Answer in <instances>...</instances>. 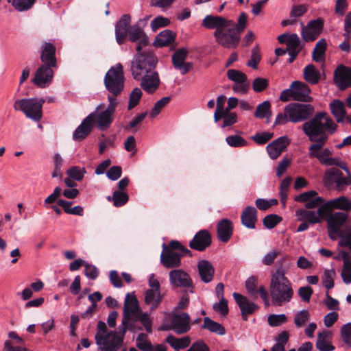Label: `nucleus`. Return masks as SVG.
<instances>
[{"label":"nucleus","instance_id":"1","mask_svg":"<svg viewBox=\"0 0 351 351\" xmlns=\"http://www.w3.org/2000/svg\"><path fill=\"white\" fill-rule=\"evenodd\" d=\"M302 130L311 142H313L309 147V156L316 157L321 163L326 156L330 154V151L326 148L322 152L317 151L322 149L326 143L329 134H332L337 130V125L325 112H317L315 116L309 121L303 123Z\"/></svg>","mask_w":351,"mask_h":351},{"label":"nucleus","instance_id":"2","mask_svg":"<svg viewBox=\"0 0 351 351\" xmlns=\"http://www.w3.org/2000/svg\"><path fill=\"white\" fill-rule=\"evenodd\" d=\"M157 58L152 53H141L131 62V73L135 80L141 81V88L149 94L154 93L160 85L156 66Z\"/></svg>","mask_w":351,"mask_h":351},{"label":"nucleus","instance_id":"3","mask_svg":"<svg viewBox=\"0 0 351 351\" xmlns=\"http://www.w3.org/2000/svg\"><path fill=\"white\" fill-rule=\"evenodd\" d=\"M131 319L123 317L122 323L119 326V333L115 331H108L105 322L99 321L97 323V331L95 336L96 344L98 346V351H117L120 348L123 341V337L127 328L134 331V324H130Z\"/></svg>","mask_w":351,"mask_h":351},{"label":"nucleus","instance_id":"4","mask_svg":"<svg viewBox=\"0 0 351 351\" xmlns=\"http://www.w3.org/2000/svg\"><path fill=\"white\" fill-rule=\"evenodd\" d=\"M269 291L272 304L276 306L285 305L293 299L294 291L292 284L285 276L282 267H278L271 275Z\"/></svg>","mask_w":351,"mask_h":351},{"label":"nucleus","instance_id":"5","mask_svg":"<svg viewBox=\"0 0 351 351\" xmlns=\"http://www.w3.org/2000/svg\"><path fill=\"white\" fill-rule=\"evenodd\" d=\"M315 108L309 104L290 103L285 107L284 113H279L276 117L274 125H283L288 122L293 123L311 120L315 116Z\"/></svg>","mask_w":351,"mask_h":351},{"label":"nucleus","instance_id":"6","mask_svg":"<svg viewBox=\"0 0 351 351\" xmlns=\"http://www.w3.org/2000/svg\"><path fill=\"white\" fill-rule=\"evenodd\" d=\"M109 104L107 108L101 110L105 107L104 104H99L95 108V110L88 115H92L91 122L93 125L95 124L97 128L101 131L107 130L113 121L116 108L118 105L117 98L109 95L108 96Z\"/></svg>","mask_w":351,"mask_h":351},{"label":"nucleus","instance_id":"7","mask_svg":"<svg viewBox=\"0 0 351 351\" xmlns=\"http://www.w3.org/2000/svg\"><path fill=\"white\" fill-rule=\"evenodd\" d=\"M45 100L43 98H23L15 100L13 108L16 111L22 112L26 117L39 121L43 117V105Z\"/></svg>","mask_w":351,"mask_h":351},{"label":"nucleus","instance_id":"8","mask_svg":"<svg viewBox=\"0 0 351 351\" xmlns=\"http://www.w3.org/2000/svg\"><path fill=\"white\" fill-rule=\"evenodd\" d=\"M343 170L345 173L336 167L327 169L323 178L324 185L337 191H346L348 186L351 185V173L348 168Z\"/></svg>","mask_w":351,"mask_h":351},{"label":"nucleus","instance_id":"9","mask_svg":"<svg viewBox=\"0 0 351 351\" xmlns=\"http://www.w3.org/2000/svg\"><path fill=\"white\" fill-rule=\"evenodd\" d=\"M216 42L226 49H235L241 40L240 34L235 29V23L230 20L221 30L215 31Z\"/></svg>","mask_w":351,"mask_h":351},{"label":"nucleus","instance_id":"10","mask_svg":"<svg viewBox=\"0 0 351 351\" xmlns=\"http://www.w3.org/2000/svg\"><path fill=\"white\" fill-rule=\"evenodd\" d=\"M106 88L116 98L124 88V75L123 66L118 63L112 66L106 73L104 77Z\"/></svg>","mask_w":351,"mask_h":351},{"label":"nucleus","instance_id":"11","mask_svg":"<svg viewBox=\"0 0 351 351\" xmlns=\"http://www.w3.org/2000/svg\"><path fill=\"white\" fill-rule=\"evenodd\" d=\"M348 215L346 213L335 212L330 214L326 219L327 231L329 238L335 241L342 233V227L347 221Z\"/></svg>","mask_w":351,"mask_h":351},{"label":"nucleus","instance_id":"12","mask_svg":"<svg viewBox=\"0 0 351 351\" xmlns=\"http://www.w3.org/2000/svg\"><path fill=\"white\" fill-rule=\"evenodd\" d=\"M301 35L303 40L305 42L313 41L320 34L324 27V21L322 19H317L310 21L306 26L301 23Z\"/></svg>","mask_w":351,"mask_h":351},{"label":"nucleus","instance_id":"13","mask_svg":"<svg viewBox=\"0 0 351 351\" xmlns=\"http://www.w3.org/2000/svg\"><path fill=\"white\" fill-rule=\"evenodd\" d=\"M169 282L175 287L190 288L189 292H193V281L189 274L182 269H173L169 274Z\"/></svg>","mask_w":351,"mask_h":351},{"label":"nucleus","instance_id":"14","mask_svg":"<svg viewBox=\"0 0 351 351\" xmlns=\"http://www.w3.org/2000/svg\"><path fill=\"white\" fill-rule=\"evenodd\" d=\"M189 51L186 48L182 47L177 49L171 56V60L174 68L178 70L182 75L187 73L193 67V64L185 62Z\"/></svg>","mask_w":351,"mask_h":351},{"label":"nucleus","instance_id":"15","mask_svg":"<svg viewBox=\"0 0 351 351\" xmlns=\"http://www.w3.org/2000/svg\"><path fill=\"white\" fill-rule=\"evenodd\" d=\"M171 328L178 335H182L191 329V317L187 313L174 315L171 320Z\"/></svg>","mask_w":351,"mask_h":351},{"label":"nucleus","instance_id":"16","mask_svg":"<svg viewBox=\"0 0 351 351\" xmlns=\"http://www.w3.org/2000/svg\"><path fill=\"white\" fill-rule=\"evenodd\" d=\"M53 68L47 65H41L36 70L32 82L40 88L48 86L53 77Z\"/></svg>","mask_w":351,"mask_h":351},{"label":"nucleus","instance_id":"17","mask_svg":"<svg viewBox=\"0 0 351 351\" xmlns=\"http://www.w3.org/2000/svg\"><path fill=\"white\" fill-rule=\"evenodd\" d=\"M211 244V236L206 230L197 232L189 243V247L199 252L204 251Z\"/></svg>","mask_w":351,"mask_h":351},{"label":"nucleus","instance_id":"18","mask_svg":"<svg viewBox=\"0 0 351 351\" xmlns=\"http://www.w3.org/2000/svg\"><path fill=\"white\" fill-rule=\"evenodd\" d=\"M232 296L241 310L242 318L244 321L247 320V316L252 314L258 306L253 302L250 301L245 296L238 293H233Z\"/></svg>","mask_w":351,"mask_h":351},{"label":"nucleus","instance_id":"19","mask_svg":"<svg viewBox=\"0 0 351 351\" xmlns=\"http://www.w3.org/2000/svg\"><path fill=\"white\" fill-rule=\"evenodd\" d=\"M56 47L51 43L44 42L40 47V60L43 65H47L51 67L57 66L56 58Z\"/></svg>","mask_w":351,"mask_h":351},{"label":"nucleus","instance_id":"20","mask_svg":"<svg viewBox=\"0 0 351 351\" xmlns=\"http://www.w3.org/2000/svg\"><path fill=\"white\" fill-rule=\"evenodd\" d=\"M141 311L136 295L134 293H127L124 301L123 317L131 319Z\"/></svg>","mask_w":351,"mask_h":351},{"label":"nucleus","instance_id":"21","mask_svg":"<svg viewBox=\"0 0 351 351\" xmlns=\"http://www.w3.org/2000/svg\"><path fill=\"white\" fill-rule=\"evenodd\" d=\"M183 254L162 249L160 254V263L167 269L177 268L181 265V258Z\"/></svg>","mask_w":351,"mask_h":351},{"label":"nucleus","instance_id":"22","mask_svg":"<svg viewBox=\"0 0 351 351\" xmlns=\"http://www.w3.org/2000/svg\"><path fill=\"white\" fill-rule=\"evenodd\" d=\"M293 94V100L311 102L313 99L310 96L311 89L307 84L299 81H294L291 83Z\"/></svg>","mask_w":351,"mask_h":351},{"label":"nucleus","instance_id":"23","mask_svg":"<svg viewBox=\"0 0 351 351\" xmlns=\"http://www.w3.org/2000/svg\"><path fill=\"white\" fill-rule=\"evenodd\" d=\"M335 84L341 90L351 86V71L343 65L339 66L334 72Z\"/></svg>","mask_w":351,"mask_h":351},{"label":"nucleus","instance_id":"24","mask_svg":"<svg viewBox=\"0 0 351 351\" xmlns=\"http://www.w3.org/2000/svg\"><path fill=\"white\" fill-rule=\"evenodd\" d=\"M131 18L130 15L125 14L121 17L115 25V35L117 42L121 45L124 43L130 29Z\"/></svg>","mask_w":351,"mask_h":351},{"label":"nucleus","instance_id":"25","mask_svg":"<svg viewBox=\"0 0 351 351\" xmlns=\"http://www.w3.org/2000/svg\"><path fill=\"white\" fill-rule=\"evenodd\" d=\"M289 144V139L287 136H280L269 143L266 148L269 157L277 158Z\"/></svg>","mask_w":351,"mask_h":351},{"label":"nucleus","instance_id":"26","mask_svg":"<svg viewBox=\"0 0 351 351\" xmlns=\"http://www.w3.org/2000/svg\"><path fill=\"white\" fill-rule=\"evenodd\" d=\"M330 109L337 123H344L346 121L351 123V114L346 115L344 104L340 100H333L330 104Z\"/></svg>","mask_w":351,"mask_h":351},{"label":"nucleus","instance_id":"27","mask_svg":"<svg viewBox=\"0 0 351 351\" xmlns=\"http://www.w3.org/2000/svg\"><path fill=\"white\" fill-rule=\"evenodd\" d=\"M147 19H143L139 20L138 23L133 26H132L130 29L128 36L129 40L131 42H137L142 40L143 43H147V39H148L147 36L145 35L143 28L146 25Z\"/></svg>","mask_w":351,"mask_h":351},{"label":"nucleus","instance_id":"28","mask_svg":"<svg viewBox=\"0 0 351 351\" xmlns=\"http://www.w3.org/2000/svg\"><path fill=\"white\" fill-rule=\"evenodd\" d=\"M230 20L220 16L206 15L202 22V25L208 29L221 30Z\"/></svg>","mask_w":351,"mask_h":351},{"label":"nucleus","instance_id":"29","mask_svg":"<svg viewBox=\"0 0 351 351\" xmlns=\"http://www.w3.org/2000/svg\"><path fill=\"white\" fill-rule=\"evenodd\" d=\"M197 270L201 280L208 283L212 281L215 274V268L212 263L207 260H201L197 262Z\"/></svg>","mask_w":351,"mask_h":351},{"label":"nucleus","instance_id":"30","mask_svg":"<svg viewBox=\"0 0 351 351\" xmlns=\"http://www.w3.org/2000/svg\"><path fill=\"white\" fill-rule=\"evenodd\" d=\"M92 117V115H88L75 129L73 134V140L80 141L91 132L93 128V124L91 122Z\"/></svg>","mask_w":351,"mask_h":351},{"label":"nucleus","instance_id":"31","mask_svg":"<svg viewBox=\"0 0 351 351\" xmlns=\"http://www.w3.org/2000/svg\"><path fill=\"white\" fill-rule=\"evenodd\" d=\"M233 232L232 223L228 219L221 220L217 226V232L218 239L227 243L231 238Z\"/></svg>","mask_w":351,"mask_h":351},{"label":"nucleus","instance_id":"32","mask_svg":"<svg viewBox=\"0 0 351 351\" xmlns=\"http://www.w3.org/2000/svg\"><path fill=\"white\" fill-rule=\"evenodd\" d=\"M242 224L249 229H254L257 221V210L254 206H247L241 213Z\"/></svg>","mask_w":351,"mask_h":351},{"label":"nucleus","instance_id":"33","mask_svg":"<svg viewBox=\"0 0 351 351\" xmlns=\"http://www.w3.org/2000/svg\"><path fill=\"white\" fill-rule=\"evenodd\" d=\"M163 295L160 291H154L147 289L145 291V303L150 305V310H156L162 301Z\"/></svg>","mask_w":351,"mask_h":351},{"label":"nucleus","instance_id":"34","mask_svg":"<svg viewBox=\"0 0 351 351\" xmlns=\"http://www.w3.org/2000/svg\"><path fill=\"white\" fill-rule=\"evenodd\" d=\"M316 348L319 351H332L335 347L330 342V332L323 331L317 334Z\"/></svg>","mask_w":351,"mask_h":351},{"label":"nucleus","instance_id":"35","mask_svg":"<svg viewBox=\"0 0 351 351\" xmlns=\"http://www.w3.org/2000/svg\"><path fill=\"white\" fill-rule=\"evenodd\" d=\"M303 75L304 80L311 84H317L321 78L320 71L311 64L304 67Z\"/></svg>","mask_w":351,"mask_h":351},{"label":"nucleus","instance_id":"36","mask_svg":"<svg viewBox=\"0 0 351 351\" xmlns=\"http://www.w3.org/2000/svg\"><path fill=\"white\" fill-rule=\"evenodd\" d=\"M102 294L99 291H95L93 293L90 294L88 298L92 304L84 312L81 313V317L84 319H89L92 317L97 310V302L100 301L102 299Z\"/></svg>","mask_w":351,"mask_h":351},{"label":"nucleus","instance_id":"37","mask_svg":"<svg viewBox=\"0 0 351 351\" xmlns=\"http://www.w3.org/2000/svg\"><path fill=\"white\" fill-rule=\"evenodd\" d=\"M166 342L175 350H179L189 347L191 344V339L188 336L182 338H176L170 335L167 337Z\"/></svg>","mask_w":351,"mask_h":351},{"label":"nucleus","instance_id":"38","mask_svg":"<svg viewBox=\"0 0 351 351\" xmlns=\"http://www.w3.org/2000/svg\"><path fill=\"white\" fill-rule=\"evenodd\" d=\"M332 209L342 210L346 212L351 210V201L346 196H340L328 201Z\"/></svg>","mask_w":351,"mask_h":351},{"label":"nucleus","instance_id":"39","mask_svg":"<svg viewBox=\"0 0 351 351\" xmlns=\"http://www.w3.org/2000/svg\"><path fill=\"white\" fill-rule=\"evenodd\" d=\"M327 43L325 39H320L315 45L312 53L313 60L316 62H321L325 59V52Z\"/></svg>","mask_w":351,"mask_h":351},{"label":"nucleus","instance_id":"40","mask_svg":"<svg viewBox=\"0 0 351 351\" xmlns=\"http://www.w3.org/2000/svg\"><path fill=\"white\" fill-rule=\"evenodd\" d=\"M202 328L219 335H223L226 334L225 328L221 324L212 320L208 317H204V324L202 326Z\"/></svg>","mask_w":351,"mask_h":351},{"label":"nucleus","instance_id":"41","mask_svg":"<svg viewBox=\"0 0 351 351\" xmlns=\"http://www.w3.org/2000/svg\"><path fill=\"white\" fill-rule=\"evenodd\" d=\"M289 333L288 331H282L276 337L275 344L271 347V351H285V345L288 343Z\"/></svg>","mask_w":351,"mask_h":351},{"label":"nucleus","instance_id":"42","mask_svg":"<svg viewBox=\"0 0 351 351\" xmlns=\"http://www.w3.org/2000/svg\"><path fill=\"white\" fill-rule=\"evenodd\" d=\"M176 34L171 30L166 29L161 32L156 37V43L160 47H165L172 43Z\"/></svg>","mask_w":351,"mask_h":351},{"label":"nucleus","instance_id":"43","mask_svg":"<svg viewBox=\"0 0 351 351\" xmlns=\"http://www.w3.org/2000/svg\"><path fill=\"white\" fill-rule=\"evenodd\" d=\"M162 249L166 250H171L173 252H177L178 253L183 254V255L191 256V252L183 246L180 242L176 240H173L169 243L168 245L163 244Z\"/></svg>","mask_w":351,"mask_h":351},{"label":"nucleus","instance_id":"44","mask_svg":"<svg viewBox=\"0 0 351 351\" xmlns=\"http://www.w3.org/2000/svg\"><path fill=\"white\" fill-rule=\"evenodd\" d=\"M254 117L260 119H269L271 117V104L269 101H265L257 106Z\"/></svg>","mask_w":351,"mask_h":351},{"label":"nucleus","instance_id":"45","mask_svg":"<svg viewBox=\"0 0 351 351\" xmlns=\"http://www.w3.org/2000/svg\"><path fill=\"white\" fill-rule=\"evenodd\" d=\"M339 237L340 238L339 245L347 247L351 252V226L344 227L341 234Z\"/></svg>","mask_w":351,"mask_h":351},{"label":"nucleus","instance_id":"46","mask_svg":"<svg viewBox=\"0 0 351 351\" xmlns=\"http://www.w3.org/2000/svg\"><path fill=\"white\" fill-rule=\"evenodd\" d=\"M288 51L300 52L302 49V45L299 36L296 34H291L287 43Z\"/></svg>","mask_w":351,"mask_h":351},{"label":"nucleus","instance_id":"47","mask_svg":"<svg viewBox=\"0 0 351 351\" xmlns=\"http://www.w3.org/2000/svg\"><path fill=\"white\" fill-rule=\"evenodd\" d=\"M113 205L116 207H120L125 204L129 200L128 195L123 191H114L112 194Z\"/></svg>","mask_w":351,"mask_h":351},{"label":"nucleus","instance_id":"48","mask_svg":"<svg viewBox=\"0 0 351 351\" xmlns=\"http://www.w3.org/2000/svg\"><path fill=\"white\" fill-rule=\"evenodd\" d=\"M226 142L232 147H242L247 145V142L243 137L237 134L227 136Z\"/></svg>","mask_w":351,"mask_h":351},{"label":"nucleus","instance_id":"49","mask_svg":"<svg viewBox=\"0 0 351 351\" xmlns=\"http://www.w3.org/2000/svg\"><path fill=\"white\" fill-rule=\"evenodd\" d=\"M227 77L230 80L236 84L247 81V75L244 73L236 69L228 70Z\"/></svg>","mask_w":351,"mask_h":351},{"label":"nucleus","instance_id":"50","mask_svg":"<svg viewBox=\"0 0 351 351\" xmlns=\"http://www.w3.org/2000/svg\"><path fill=\"white\" fill-rule=\"evenodd\" d=\"M136 346L142 351H152L153 346L147 341V335L145 333H140L136 337Z\"/></svg>","mask_w":351,"mask_h":351},{"label":"nucleus","instance_id":"51","mask_svg":"<svg viewBox=\"0 0 351 351\" xmlns=\"http://www.w3.org/2000/svg\"><path fill=\"white\" fill-rule=\"evenodd\" d=\"M142 95L143 92L141 89L138 87H136L132 90L130 95L129 102L128 106V110H132L138 105Z\"/></svg>","mask_w":351,"mask_h":351},{"label":"nucleus","instance_id":"52","mask_svg":"<svg viewBox=\"0 0 351 351\" xmlns=\"http://www.w3.org/2000/svg\"><path fill=\"white\" fill-rule=\"evenodd\" d=\"M134 319L139 320L141 324L145 327V330L148 333L152 332V321L149 317V314L142 311Z\"/></svg>","mask_w":351,"mask_h":351},{"label":"nucleus","instance_id":"53","mask_svg":"<svg viewBox=\"0 0 351 351\" xmlns=\"http://www.w3.org/2000/svg\"><path fill=\"white\" fill-rule=\"evenodd\" d=\"M86 173L84 167L74 166L66 171L67 175L76 181H81Z\"/></svg>","mask_w":351,"mask_h":351},{"label":"nucleus","instance_id":"54","mask_svg":"<svg viewBox=\"0 0 351 351\" xmlns=\"http://www.w3.org/2000/svg\"><path fill=\"white\" fill-rule=\"evenodd\" d=\"M335 276V271L334 269H326L324 271L322 277V283L328 290L331 289L334 287Z\"/></svg>","mask_w":351,"mask_h":351},{"label":"nucleus","instance_id":"55","mask_svg":"<svg viewBox=\"0 0 351 351\" xmlns=\"http://www.w3.org/2000/svg\"><path fill=\"white\" fill-rule=\"evenodd\" d=\"M171 100L170 97H164L158 100L154 106L149 114L150 117L154 118L161 111V110Z\"/></svg>","mask_w":351,"mask_h":351},{"label":"nucleus","instance_id":"56","mask_svg":"<svg viewBox=\"0 0 351 351\" xmlns=\"http://www.w3.org/2000/svg\"><path fill=\"white\" fill-rule=\"evenodd\" d=\"M267 321L271 326H279L287 322V317L285 314H273L268 316Z\"/></svg>","mask_w":351,"mask_h":351},{"label":"nucleus","instance_id":"57","mask_svg":"<svg viewBox=\"0 0 351 351\" xmlns=\"http://www.w3.org/2000/svg\"><path fill=\"white\" fill-rule=\"evenodd\" d=\"M341 337L343 342L351 348V322L343 325L341 328Z\"/></svg>","mask_w":351,"mask_h":351},{"label":"nucleus","instance_id":"58","mask_svg":"<svg viewBox=\"0 0 351 351\" xmlns=\"http://www.w3.org/2000/svg\"><path fill=\"white\" fill-rule=\"evenodd\" d=\"M269 86V81L263 77H256L252 82V88L256 93L263 92Z\"/></svg>","mask_w":351,"mask_h":351},{"label":"nucleus","instance_id":"59","mask_svg":"<svg viewBox=\"0 0 351 351\" xmlns=\"http://www.w3.org/2000/svg\"><path fill=\"white\" fill-rule=\"evenodd\" d=\"M309 318L310 314L308 311L307 310H302L297 313L294 319V323L296 326L302 327L308 321Z\"/></svg>","mask_w":351,"mask_h":351},{"label":"nucleus","instance_id":"60","mask_svg":"<svg viewBox=\"0 0 351 351\" xmlns=\"http://www.w3.org/2000/svg\"><path fill=\"white\" fill-rule=\"evenodd\" d=\"M170 23V20L163 16H157L154 19L150 24L151 28L156 32L160 27H166Z\"/></svg>","mask_w":351,"mask_h":351},{"label":"nucleus","instance_id":"61","mask_svg":"<svg viewBox=\"0 0 351 351\" xmlns=\"http://www.w3.org/2000/svg\"><path fill=\"white\" fill-rule=\"evenodd\" d=\"M281 217L275 214H270L265 217L263 223L268 229L274 228L280 221Z\"/></svg>","mask_w":351,"mask_h":351},{"label":"nucleus","instance_id":"62","mask_svg":"<svg viewBox=\"0 0 351 351\" xmlns=\"http://www.w3.org/2000/svg\"><path fill=\"white\" fill-rule=\"evenodd\" d=\"M36 0H13V6L19 11H24L29 9Z\"/></svg>","mask_w":351,"mask_h":351},{"label":"nucleus","instance_id":"63","mask_svg":"<svg viewBox=\"0 0 351 351\" xmlns=\"http://www.w3.org/2000/svg\"><path fill=\"white\" fill-rule=\"evenodd\" d=\"M273 137V133L269 132H264L261 133H257L252 136V139L257 144L263 145L268 142Z\"/></svg>","mask_w":351,"mask_h":351},{"label":"nucleus","instance_id":"64","mask_svg":"<svg viewBox=\"0 0 351 351\" xmlns=\"http://www.w3.org/2000/svg\"><path fill=\"white\" fill-rule=\"evenodd\" d=\"M341 277L346 285L351 283V264L346 263V265H343Z\"/></svg>","mask_w":351,"mask_h":351}]
</instances>
